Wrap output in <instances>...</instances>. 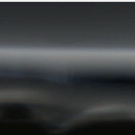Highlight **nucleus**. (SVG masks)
<instances>
[{
    "instance_id": "f257e3e1",
    "label": "nucleus",
    "mask_w": 135,
    "mask_h": 135,
    "mask_svg": "<svg viewBox=\"0 0 135 135\" xmlns=\"http://www.w3.org/2000/svg\"><path fill=\"white\" fill-rule=\"evenodd\" d=\"M75 80V79L74 78H73V79H70V80H68L67 79H61V81H64L65 80H70L71 81H73Z\"/></svg>"
},
{
    "instance_id": "f03ea898",
    "label": "nucleus",
    "mask_w": 135,
    "mask_h": 135,
    "mask_svg": "<svg viewBox=\"0 0 135 135\" xmlns=\"http://www.w3.org/2000/svg\"><path fill=\"white\" fill-rule=\"evenodd\" d=\"M75 115L77 116L78 115L77 114H75Z\"/></svg>"
},
{
    "instance_id": "7ed1b4c3",
    "label": "nucleus",
    "mask_w": 135,
    "mask_h": 135,
    "mask_svg": "<svg viewBox=\"0 0 135 135\" xmlns=\"http://www.w3.org/2000/svg\"><path fill=\"white\" fill-rule=\"evenodd\" d=\"M2 104H3V105H4V103H2Z\"/></svg>"
},
{
    "instance_id": "20e7f679",
    "label": "nucleus",
    "mask_w": 135,
    "mask_h": 135,
    "mask_svg": "<svg viewBox=\"0 0 135 135\" xmlns=\"http://www.w3.org/2000/svg\"><path fill=\"white\" fill-rule=\"evenodd\" d=\"M58 127H60V126H58Z\"/></svg>"
},
{
    "instance_id": "39448f33",
    "label": "nucleus",
    "mask_w": 135,
    "mask_h": 135,
    "mask_svg": "<svg viewBox=\"0 0 135 135\" xmlns=\"http://www.w3.org/2000/svg\"><path fill=\"white\" fill-rule=\"evenodd\" d=\"M128 2V3H129V2Z\"/></svg>"
}]
</instances>
